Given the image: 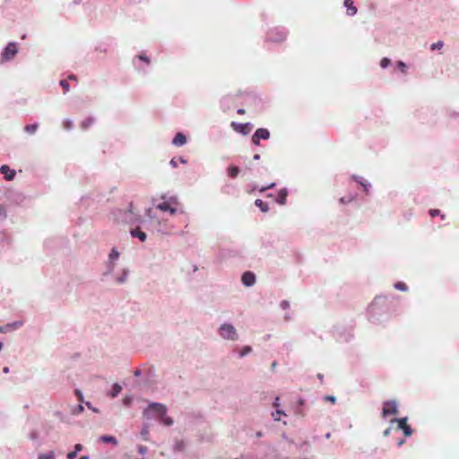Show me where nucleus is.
Returning a JSON list of instances; mask_svg holds the SVG:
<instances>
[{
	"label": "nucleus",
	"mask_w": 459,
	"mask_h": 459,
	"mask_svg": "<svg viewBox=\"0 0 459 459\" xmlns=\"http://www.w3.org/2000/svg\"><path fill=\"white\" fill-rule=\"evenodd\" d=\"M179 202L177 197H161V202L156 204V209L169 215H175L178 210Z\"/></svg>",
	"instance_id": "nucleus-1"
},
{
	"label": "nucleus",
	"mask_w": 459,
	"mask_h": 459,
	"mask_svg": "<svg viewBox=\"0 0 459 459\" xmlns=\"http://www.w3.org/2000/svg\"><path fill=\"white\" fill-rule=\"evenodd\" d=\"M220 334L222 338L227 340H237L238 333L235 327L230 324H223L220 327Z\"/></svg>",
	"instance_id": "nucleus-2"
},
{
	"label": "nucleus",
	"mask_w": 459,
	"mask_h": 459,
	"mask_svg": "<svg viewBox=\"0 0 459 459\" xmlns=\"http://www.w3.org/2000/svg\"><path fill=\"white\" fill-rule=\"evenodd\" d=\"M398 414L397 404L394 401H386L384 403L382 416L386 418L390 415Z\"/></svg>",
	"instance_id": "nucleus-3"
},
{
	"label": "nucleus",
	"mask_w": 459,
	"mask_h": 459,
	"mask_svg": "<svg viewBox=\"0 0 459 459\" xmlns=\"http://www.w3.org/2000/svg\"><path fill=\"white\" fill-rule=\"evenodd\" d=\"M230 126L232 129L243 135H247L252 130V125L250 123H237L231 122Z\"/></svg>",
	"instance_id": "nucleus-4"
},
{
	"label": "nucleus",
	"mask_w": 459,
	"mask_h": 459,
	"mask_svg": "<svg viewBox=\"0 0 459 459\" xmlns=\"http://www.w3.org/2000/svg\"><path fill=\"white\" fill-rule=\"evenodd\" d=\"M270 138V132L266 128H258L252 136V143L255 145L260 144V140H267Z\"/></svg>",
	"instance_id": "nucleus-5"
},
{
	"label": "nucleus",
	"mask_w": 459,
	"mask_h": 459,
	"mask_svg": "<svg viewBox=\"0 0 459 459\" xmlns=\"http://www.w3.org/2000/svg\"><path fill=\"white\" fill-rule=\"evenodd\" d=\"M392 421L397 422L398 428L403 431L406 437H410L412 434L411 428L407 424V418L394 419Z\"/></svg>",
	"instance_id": "nucleus-6"
},
{
	"label": "nucleus",
	"mask_w": 459,
	"mask_h": 459,
	"mask_svg": "<svg viewBox=\"0 0 459 459\" xmlns=\"http://www.w3.org/2000/svg\"><path fill=\"white\" fill-rule=\"evenodd\" d=\"M17 53V46L15 43H9L3 52V58L5 60L12 59Z\"/></svg>",
	"instance_id": "nucleus-7"
},
{
	"label": "nucleus",
	"mask_w": 459,
	"mask_h": 459,
	"mask_svg": "<svg viewBox=\"0 0 459 459\" xmlns=\"http://www.w3.org/2000/svg\"><path fill=\"white\" fill-rule=\"evenodd\" d=\"M0 172L4 175V178L8 181L13 180L16 175L15 170L10 169V167L8 165H2L0 167Z\"/></svg>",
	"instance_id": "nucleus-8"
},
{
	"label": "nucleus",
	"mask_w": 459,
	"mask_h": 459,
	"mask_svg": "<svg viewBox=\"0 0 459 459\" xmlns=\"http://www.w3.org/2000/svg\"><path fill=\"white\" fill-rule=\"evenodd\" d=\"M244 285L250 287L255 284V275L252 272H245L241 277Z\"/></svg>",
	"instance_id": "nucleus-9"
},
{
	"label": "nucleus",
	"mask_w": 459,
	"mask_h": 459,
	"mask_svg": "<svg viewBox=\"0 0 459 459\" xmlns=\"http://www.w3.org/2000/svg\"><path fill=\"white\" fill-rule=\"evenodd\" d=\"M149 410L154 411L160 417L166 415L167 408L161 403H152L149 406Z\"/></svg>",
	"instance_id": "nucleus-10"
},
{
	"label": "nucleus",
	"mask_w": 459,
	"mask_h": 459,
	"mask_svg": "<svg viewBox=\"0 0 459 459\" xmlns=\"http://www.w3.org/2000/svg\"><path fill=\"white\" fill-rule=\"evenodd\" d=\"M186 143V137L182 133H178L172 141V143L176 146H183Z\"/></svg>",
	"instance_id": "nucleus-11"
},
{
	"label": "nucleus",
	"mask_w": 459,
	"mask_h": 459,
	"mask_svg": "<svg viewBox=\"0 0 459 459\" xmlns=\"http://www.w3.org/2000/svg\"><path fill=\"white\" fill-rule=\"evenodd\" d=\"M344 6L347 8V14L353 16L357 13V8L353 4L352 0H344Z\"/></svg>",
	"instance_id": "nucleus-12"
},
{
	"label": "nucleus",
	"mask_w": 459,
	"mask_h": 459,
	"mask_svg": "<svg viewBox=\"0 0 459 459\" xmlns=\"http://www.w3.org/2000/svg\"><path fill=\"white\" fill-rule=\"evenodd\" d=\"M288 192L286 189H281L277 195L276 202L281 204L284 205L286 204Z\"/></svg>",
	"instance_id": "nucleus-13"
},
{
	"label": "nucleus",
	"mask_w": 459,
	"mask_h": 459,
	"mask_svg": "<svg viewBox=\"0 0 459 459\" xmlns=\"http://www.w3.org/2000/svg\"><path fill=\"white\" fill-rule=\"evenodd\" d=\"M22 325L21 322H14L13 324H7L4 326H0V333H6L13 329H17Z\"/></svg>",
	"instance_id": "nucleus-14"
},
{
	"label": "nucleus",
	"mask_w": 459,
	"mask_h": 459,
	"mask_svg": "<svg viewBox=\"0 0 459 459\" xmlns=\"http://www.w3.org/2000/svg\"><path fill=\"white\" fill-rule=\"evenodd\" d=\"M131 235L134 238H138L143 242L146 240V234L143 231H142L139 228L133 230L131 231Z\"/></svg>",
	"instance_id": "nucleus-15"
},
{
	"label": "nucleus",
	"mask_w": 459,
	"mask_h": 459,
	"mask_svg": "<svg viewBox=\"0 0 459 459\" xmlns=\"http://www.w3.org/2000/svg\"><path fill=\"white\" fill-rule=\"evenodd\" d=\"M255 206H257L263 212H267L269 211V206L266 203L262 201L261 199H256L255 201Z\"/></svg>",
	"instance_id": "nucleus-16"
},
{
	"label": "nucleus",
	"mask_w": 459,
	"mask_h": 459,
	"mask_svg": "<svg viewBox=\"0 0 459 459\" xmlns=\"http://www.w3.org/2000/svg\"><path fill=\"white\" fill-rule=\"evenodd\" d=\"M38 127V124L27 125L24 127V131L30 134H33L37 131Z\"/></svg>",
	"instance_id": "nucleus-17"
},
{
	"label": "nucleus",
	"mask_w": 459,
	"mask_h": 459,
	"mask_svg": "<svg viewBox=\"0 0 459 459\" xmlns=\"http://www.w3.org/2000/svg\"><path fill=\"white\" fill-rule=\"evenodd\" d=\"M239 173V169L237 166H230L228 169V174L231 178H236Z\"/></svg>",
	"instance_id": "nucleus-18"
},
{
	"label": "nucleus",
	"mask_w": 459,
	"mask_h": 459,
	"mask_svg": "<svg viewBox=\"0 0 459 459\" xmlns=\"http://www.w3.org/2000/svg\"><path fill=\"white\" fill-rule=\"evenodd\" d=\"M39 459H56V455L53 451H50L47 454H40Z\"/></svg>",
	"instance_id": "nucleus-19"
},
{
	"label": "nucleus",
	"mask_w": 459,
	"mask_h": 459,
	"mask_svg": "<svg viewBox=\"0 0 459 459\" xmlns=\"http://www.w3.org/2000/svg\"><path fill=\"white\" fill-rule=\"evenodd\" d=\"M121 390H122L121 385H119L118 384H114L112 392H111V396L116 397L121 392Z\"/></svg>",
	"instance_id": "nucleus-20"
},
{
	"label": "nucleus",
	"mask_w": 459,
	"mask_h": 459,
	"mask_svg": "<svg viewBox=\"0 0 459 459\" xmlns=\"http://www.w3.org/2000/svg\"><path fill=\"white\" fill-rule=\"evenodd\" d=\"M101 439L104 441V442H108V443H112L114 445H117V439L112 437V436H103L101 437Z\"/></svg>",
	"instance_id": "nucleus-21"
},
{
	"label": "nucleus",
	"mask_w": 459,
	"mask_h": 459,
	"mask_svg": "<svg viewBox=\"0 0 459 459\" xmlns=\"http://www.w3.org/2000/svg\"><path fill=\"white\" fill-rule=\"evenodd\" d=\"M252 351V348L250 346H245L243 347V349L240 351L239 352V356L240 357H244L246 356L247 354L250 353Z\"/></svg>",
	"instance_id": "nucleus-22"
},
{
	"label": "nucleus",
	"mask_w": 459,
	"mask_h": 459,
	"mask_svg": "<svg viewBox=\"0 0 459 459\" xmlns=\"http://www.w3.org/2000/svg\"><path fill=\"white\" fill-rule=\"evenodd\" d=\"M354 196L353 195H350L348 197H341L340 198V203L342 204H346L348 203H351V201L354 200Z\"/></svg>",
	"instance_id": "nucleus-23"
},
{
	"label": "nucleus",
	"mask_w": 459,
	"mask_h": 459,
	"mask_svg": "<svg viewBox=\"0 0 459 459\" xmlns=\"http://www.w3.org/2000/svg\"><path fill=\"white\" fill-rule=\"evenodd\" d=\"M394 287H395V289H397L399 290H403V291L407 290L406 284L404 282H402V281L396 282L394 284Z\"/></svg>",
	"instance_id": "nucleus-24"
},
{
	"label": "nucleus",
	"mask_w": 459,
	"mask_h": 459,
	"mask_svg": "<svg viewBox=\"0 0 459 459\" xmlns=\"http://www.w3.org/2000/svg\"><path fill=\"white\" fill-rule=\"evenodd\" d=\"M160 418H161V420H162L164 425H166V426L172 425L173 420L171 418L166 417L165 415L163 417H160Z\"/></svg>",
	"instance_id": "nucleus-25"
},
{
	"label": "nucleus",
	"mask_w": 459,
	"mask_h": 459,
	"mask_svg": "<svg viewBox=\"0 0 459 459\" xmlns=\"http://www.w3.org/2000/svg\"><path fill=\"white\" fill-rule=\"evenodd\" d=\"M391 61L389 58L387 57H384L382 58V60L380 61V66L382 68H386L389 65H390Z\"/></svg>",
	"instance_id": "nucleus-26"
},
{
	"label": "nucleus",
	"mask_w": 459,
	"mask_h": 459,
	"mask_svg": "<svg viewBox=\"0 0 459 459\" xmlns=\"http://www.w3.org/2000/svg\"><path fill=\"white\" fill-rule=\"evenodd\" d=\"M60 85L63 88L65 93L69 91V83L65 80L60 81Z\"/></svg>",
	"instance_id": "nucleus-27"
},
{
	"label": "nucleus",
	"mask_w": 459,
	"mask_h": 459,
	"mask_svg": "<svg viewBox=\"0 0 459 459\" xmlns=\"http://www.w3.org/2000/svg\"><path fill=\"white\" fill-rule=\"evenodd\" d=\"M443 45H444V44H443V41H437V42H436V43H433V44L431 45L430 48H431L432 50H435V49H440V48H443Z\"/></svg>",
	"instance_id": "nucleus-28"
},
{
	"label": "nucleus",
	"mask_w": 459,
	"mask_h": 459,
	"mask_svg": "<svg viewBox=\"0 0 459 459\" xmlns=\"http://www.w3.org/2000/svg\"><path fill=\"white\" fill-rule=\"evenodd\" d=\"M397 66L398 68L403 72V73H406V65L405 63H403V61H399L397 63Z\"/></svg>",
	"instance_id": "nucleus-29"
},
{
	"label": "nucleus",
	"mask_w": 459,
	"mask_h": 459,
	"mask_svg": "<svg viewBox=\"0 0 459 459\" xmlns=\"http://www.w3.org/2000/svg\"><path fill=\"white\" fill-rule=\"evenodd\" d=\"M92 122H93V120L91 118H88L82 123V127L87 128L88 126H90L92 124Z\"/></svg>",
	"instance_id": "nucleus-30"
},
{
	"label": "nucleus",
	"mask_w": 459,
	"mask_h": 459,
	"mask_svg": "<svg viewBox=\"0 0 459 459\" xmlns=\"http://www.w3.org/2000/svg\"><path fill=\"white\" fill-rule=\"evenodd\" d=\"M118 255H119V253L116 249H112V251L109 255V257L111 260H115L118 257Z\"/></svg>",
	"instance_id": "nucleus-31"
},
{
	"label": "nucleus",
	"mask_w": 459,
	"mask_h": 459,
	"mask_svg": "<svg viewBox=\"0 0 459 459\" xmlns=\"http://www.w3.org/2000/svg\"><path fill=\"white\" fill-rule=\"evenodd\" d=\"M283 414V411L281 410H277L275 412L273 413V417L275 420H280V415Z\"/></svg>",
	"instance_id": "nucleus-32"
},
{
	"label": "nucleus",
	"mask_w": 459,
	"mask_h": 459,
	"mask_svg": "<svg viewBox=\"0 0 459 459\" xmlns=\"http://www.w3.org/2000/svg\"><path fill=\"white\" fill-rule=\"evenodd\" d=\"M440 213V211L439 210H437V209H433V210H430L429 211V214L431 217H436L437 216L438 214Z\"/></svg>",
	"instance_id": "nucleus-33"
},
{
	"label": "nucleus",
	"mask_w": 459,
	"mask_h": 459,
	"mask_svg": "<svg viewBox=\"0 0 459 459\" xmlns=\"http://www.w3.org/2000/svg\"><path fill=\"white\" fill-rule=\"evenodd\" d=\"M325 400L331 402L332 403H334L336 402V398L333 395H327L325 397Z\"/></svg>",
	"instance_id": "nucleus-34"
},
{
	"label": "nucleus",
	"mask_w": 459,
	"mask_h": 459,
	"mask_svg": "<svg viewBox=\"0 0 459 459\" xmlns=\"http://www.w3.org/2000/svg\"><path fill=\"white\" fill-rule=\"evenodd\" d=\"M76 455H77L76 451L70 452L67 455V458L68 459H74L76 457Z\"/></svg>",
	"instance_id": "nucleus-35"
},
{
	"label": "nucleus",
	"mask_w": 459,
	"mask_h": 459,
	"mask_svg": "<svg viewBox=\"0 0 459 459\" xmlns=\"http://www.w3.org/2000/svg\"><path fill=\"white\" fill-rule=\"evenodd\" d=\"M5 217V210L3 205L0 204V219Z\"/></svg>",
	"instance_id": "nucleus-36"
},
{
	"label": "nucleus",
	"mask_w": 459,
	"mask_h": 459,
	"mask_svg": "<svg viewBox=\"0 0 459 459\" xmlns=\"http://www.w3.org/2000/svg\"><path fill=\"white\" fill-rule=\"evenodd\" d=\"M146 451H147V447H146V446H140L138 447V452H139L140 454H145V453H146Z\"/></svg>",
	"instance_id": "nucleus-37"
},
{
	"label": "nucleus",
	"mask_w": 459,
	"mask_h": 459,
	"mask_svg": "<svg viewBox=\"0 0 459 459\" xmlns=\"http://www.w3.org/2000/svg\"><path fill=\"white\" fill-rule=\"evenodd\" d=\"M64 126L66 128V129H70L72 127V122L69 121V120H65L64 122Z\"/></svg>",
	"instance_id": "nucleus-38"
},
{
	"label": "nucleus",
	"mask_w": 459,
	"mask_h": 459,
	"mask_svg": "<svg viewBox=\"0 0 459 459\" xmlns=\"http://www.w3.org/2000/svg\"><path fill=\"white\" fill-rule=\"evenodd\" d=\"M139 58H140L141 60H143V61L146 62L147 64H149V63H150V60H149V58H148L146 56H143V55L139 56Z\"/></svg>",
	"instance_id": "nucleus-39"
},
{
	"label": "nucleus",
	"mask_w": 459,
	"mask_h": 459,
	"mask_svg": "<svg viewBox=\"0 0 459 459\" xmlns=\"http://www.w3.org/2000/svg\"><path fill=\"white\" fill-rule=\"evenodd\" d=\"M176 447H177V449H178V450H182V449L184 448V443H183L182 441H181V442L177 443Z\"/></svg>",
	"instance_id": "nucleus-40"
},
{
	"label": "nucleus",
	"mask_w": 459,
	"mask_h": 459,
	"mask_svg": "<svg viewBox=\"0 0 459 459\" xmlns=\"http://www.w3.org/2000/svg\"><path fill=\"white\" fill-rule=\"evenodd\" d=\"M169 163H170V165L172 167H177L178 166V162H177V160L175 159H172Z\"/></svg>",
	"instance_id": "nucleus-41"
},
{
	"label": "nucleus",
	"mask_w": 459,
	"mask_h": 459,
	"mask_svg": "<svg viewBox=\"0 0 459 459\" xmlns=\"http://www.w3.org/2000/svg\"><path fill=\"white\" fill-rule=\"evenodd\" d=\"M82 449V445H81V444H77V445H75V450H74V451H76V453H77L78 451H81Z\"/></svg>",
	"instance_id": "nucleus-42"
},
{
	"label": "nucleus",
	"mask_w": 459,
	"mask_h": 459,
	"mask_svg": "<svg viewBox=\"0 0 459 459\" xmlns=\"http://www.w3.org/2000/svg\"><path fill=\"white\" fill-rule=\"evenodd\" d=\"M237 113H238V115H244V114L246 113V110H245L244 108H238V109L237 110Z\"/></svg>",
	"instance_id": "nucleus-43"
},
{
	"label": "nucleus",
	"mask_w": 459,
	"mask_h": 459,
	"mask_svg": "<svg viewBox=\"0 0 459 459\" xmlns=\"http://www.w3.org/2000/svg\"><path fill=\"white\" fill-rule=\"evenodd\" d=\"M76 395L79 397V400H82V393L79 390L75 391Z\"/></svg>",
	"instance_id": "nucleus-44"
},
{
	"label": "nucleus",
	"mask_w": 459,
	"mask_h": 459,
	"mask_svg": "<svg viewBox=\"0 0 459 459\" xmlns=\"http://www.w3.org/2000/svg\"><path fill=\"white\" fill-rule=\"evenodd\" d=\"M390 431H391V428L386 429L384 431V436H385V437H387V436L390 434Z\"/></svg>",
	"instance_id": "nucleus-45"
},
{
	"label": "nucleus",
	"mask_w": 459,
	"mask_h": 459,
	"mask_svg": "<svg viewBox=\"0 0 459 459\" xmlns=\"http://www.w3.org/2000/svg\"><path fill=\"white\" fill-rule=\"evenodd\" d=\"M273 406H274V407H279V406H280V403H279V397H277V398L275 399V402L273 403Z\"/></svg>",
	"instance_id": "nucleus-46"
},
{
	"label": "nucleus",
	"mask_w": 459,
	"mask_h": 459,
	"mask_svg": "<svg viewBox=\"0 0 459 459\" xmlns=\"http://www.w3.org/2000/svg\"><path fill=\"white\" fill-rule=\"evenodd\" d=\"M68 79H69V80H74V81H76V80H77L76 76H75V75H74V74L69 75V76H68Z\"/></svg>",
	"instance_id": "nucleus-47"
},
{
	"label": "nucleus",
	"mask_w": 459,
	"mask_h": 459,
	"mask_svg": "<svg viewBox=\"0 0 459 459\" xmlns=\"http://www.w3.org/2000/svg\"><path fill=\"white\" fill-rule=\"evenodd\" d=\"M273 186H274V184H272V185L268 186L267 187H263V188L261 189V191L263 192V191H264V190H266V189H268V188H272V187H273Z\"/></svg>",
	"instance_id": "nucleus-48"
},
{
	"label": "nucleus",
	"mask_w": 459,
	"mask_h": 459,
	"mask_svg": "<svg viewBox=\"0 0 459 459\" xmlns=\"http://www.w3.org/2000/svg\"><path fill=\"white\" fill-rule=\"evenodd\" d=\"M360 184L363 186V187H364L365 191H368V186L369 185H368V184H366V183H362V182H361Z\"/></svg>",
	"instance_id": "nucleus-49"
},
{
	"label": "nucleus",
	"mask_w": 459,
	"mask_h": 459,
	"mask_svg": "<svg viewBox=\"0 0 459 459\" xmlns=\"http://www.w3.org/2000/svg\"><path fill=\"white\" fill-rule=\"evenodd\" d=\"M147 215L152 218V209H149L148 212H147Z\"/></svg>",
	"instance_id": "nucleus-50"
},
{
	"label": "nucleus",
	"mask_w": 459,
	"mask_h": 459,
	"mask_svg": "<svg viewBox=\"0 0 459 459\" xmlns=\"http://www.w3.org/2000/svg\"><path fill=\"white\" fill-rule=\"evenodd\" d=\"M260 159V155L259 154H255L254 155V160H257Z\"/></svg>",
	"instance_id": "nucleus-51"
},
{
	"label": "nucleus",
	"mask_w": 459,
	"mask_h": 459,
	"mask_svg": "<svg viewBox=\"0 0 459 459\" xmlns=\"http://www.w3.org/2000/svg\"><path fill=\"white\" fill-rule=\"evenodd\" d=\"M3 371H4V373H8V372H9V368H8V367H4V369H3Z\"/></svg>",
	"instance_id": "nucleus-52"
},
{
	"label": "nucleus",
	"mask_w": 459,
	"mask_h": 459,
	"mask_svg": "<svg viewBox=\"0 0 459 459\" xmlns=\"http://www.w3.org/2000/svg\"><path fill=\"white\" fill-rule=\"evenodd\" d=\"M129 212H133V204H130Z\"/></svg>",
	"instance_id": "nucleus-53"
},
{
	"label": "nucleus",
	"mask_w": 459,
	"mask_h": 459,
	"mask_svg": "<svg viewBox=\"0 0 459 459\" xmlns=\"http://www.w3.org/2000/svg\"><path fill=\"white\" fill-rule=\"evenodd\" d=\"M404 443V440H401L398 442V446H401Z\"/></svg>",
	"instance_id": "nucleus-54"
},
{
	"label": "nucleus",
	"mask_w": 459,
	"mask_h": 459,
	"mask_svg": "<svg viewBox=\"0 0 459 459\" xmlns=\"http://www.w3.org/2000/svg\"><path fill=\"white\" fill-rule=\"evenodd\" d=\"M179 160H180V162H182V163H186V160H185L184 159H182V158H180V159H179Z\"/></svg>",
	"instance_id": "nucleus-55"
},
{
	"label": "nucleus",
	"mask_w": 459,
	"mask_h": 459,
	"mask_svg": "<svg viewBox=\"0 0 459 459\" xmlns=\"http://www.w3.org/2000/svg\"><path fill=\"white\" fill-rule=\"evenodd\" d=\"M282 307H287V302L286 301L282 302Z\"/></svg>",
	"instance_id": "nucleus-56"
},
{
	"label": "nucleus",
	"mask_w": 459,
	"mask_h": 459,
	"mask_svg": "<svg viewBox=\"0 0 459 459\" xmlns=\"http://www.w3.org/2000/svg\"><path fill=\"white\" fill-rule=\"evenodd\" d=\"M275 367H276V362H273V363L272 364V368H274Z\"/></svg>",
	"instance_id": "nucleus-57"
},
{
	"label": "nucleus",
	"mask_w": 459,
	"mask_h": 459,
	"mask_svg": "<svg viewBox=\"0 0 459 459\" xmlns=\"http://www.w3.org/2000/svg\"><path fill=\"white\" fill-rule=\"evenodd\" d=\"M81 459H86V457H85V456H82Z\"/></svg>",
	"instance_id": "nucleus-58"
}]
</instances>
